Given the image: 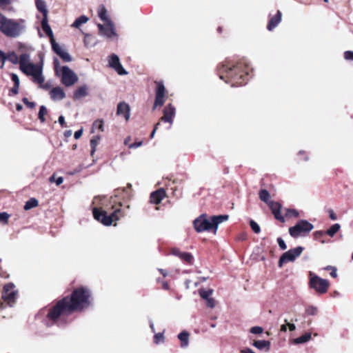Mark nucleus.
Instances as JSON below:
<instances>
[{
  "label": "nucleus",
  "instance_id": "nucleus-1",
  "mask_svg": "<svg viewBox=\"0 0 353 353\" xmlns=\"http://www.w3.org/2000/svg\"><path fill=\"white\" fill-rule=\"evenodd\" d=\"M91 293L86 287L76 288L70 297H64L57 304L50 308L45 320L47 326L57 324L63 326L67 323L66 316L74 311H81L88 307L91 304Z\"/></svg>",
  "mask_w": 353,
  "mask_h": 353
},
{
  "label": "nucleus",
  "instance_id": "nucleus-2",
  "mask_svg": "<svg viewBox=\"0 0 353 353\" xmlns=\"http://www.w3.org/2000/svg\"><path fill=\"white\" fill-rule=\"evenodd\" d=\"M25 30V20L9 19L4 15H0V32L7 37H19Z\"/></svg>",
  "mask_w": 353,
  "mask_h": 353
},
{
  "label": "nucleus",
  "instance_id": "nucleus-3",
  "mask_svg": "<svg viewBox=\"0 0 353 353\" xmlns=\"http://www.w3.org/2000/svg\"><path fill=\"white\" fill-rule=\"evenodd\" d=\"M19 64L20 70L26 75L31 76L34 83L41 85L44 82L42 65L32 63L28 54L23 53L20 55Z\"/></svg>",
  "mask_w": 353,
  "mask_h": 353
},
{
  "label": "nucleus",
  "instance_id": "nucleus-4",
  "mask_svg": "<svg viewBox=\"0 0 353 353\" xmlns=\"http://www.w3.org/2000/svg\"><path fill=\"white\" fill-rule=\"evenodd\" d=\"M93 216L96 220L100 221L104 225L108 226L112 225L114 221L119 220L121 217L124 216V214L119 208H116L110 214H108L105 210L94 208L93 209Z\"/></svg>",
  "mask_w": 353,
  "mask_h": 353
},
{
  "label": "nucleus",
  "instance_id": "nucleus-5",
  "mask_svg": "<svg viewBox=\"0 0 353 353\" xmlns=\"http://www.w3.org/2000/svg\"><path fill=\"white\" fill-rule=\"evenodd\" d=\"M193 225L197 232H211L214 234L213 222L206 214H201L194 219Z\"/></svg>",
  "mask_w": 353,
  "mask_h": 353
},
{
  "label": "nucleus",
  "instance_id": "nucleus-6",
  "mask_svg": "<svg viewBox=\"0 0 353 353\" xmlns=\"http://www.w3.org/2000/svg\"><path fill=\"white\" fill-rule=\"evenodd\" d=\"M313 225L307 221H300L294 226L290 228L289 232L292 236L298 237L305 236L312 229Z\"/></svg>",
  "mask_w": 353,
  "mask_h": 353
},
{
  "label": "nucleus",
  "instance_id": "nucleus-7",
  "mask_svg": "<svg viewBox=\"0 0 353 353\" xmlns=\"http://www.w3.org/2000/svg\"><path fill=\"white\" fill-rule=\"evenodd\" d=\"M310 286L314 288L317 292L324 294L327 291L329 287V281L323 279L314 274L312 272H310Z\"/></svg>",
  "mask_w": 353,
  "mask_h": 353
},
{
  "label": "nucleus",
  "instance_id": "nucleus-8",
  "mask_svg": "<svg viewBox=\"0 0 353 353\" xmlns=\"http://www.w3.org/2000/svg\"><path fill=\"white\" fill-rule=\"evenodd\" d=\"M303 250V247L298 246L284 252L279 259V266L282 267L284 263L294 261L295 259L301 254Z\"/></svg>",
  "mask_w": 353,
  "mask_h": 353
},
{
  "label": "nucleus",
  "instance_id": "nucleus-9",
  "mask_svg": "<svg viewBox=\"0 0 353 353\" xmlns=\"http://www.w3.org/2000/svg\"><path fill=\"white\" fill-rule=\"evenodd\" d=\"M61 83L67 86H71L78 81L77 75L68 66L61 68Z\"/></svg>",
  "mask_w": 353,
  "mask_h": 353
},
{
  "label": "nucleus",
  "instance_id": "nucleus-10",
  "mask_svg": "<svg viewBox=\"0 0 353 353\" xmlns=\"http://www.w3.org/2000/svg\"><path fill=\"white\" fill-rule=\"evenodd\" d=\"M17 290H15V286L12 283H8L4 285L3 291L2 292L3 299L8 302L10 306H12L13 303L17 298Z\"/></svg>",
  "mask_w": 353,
  "mask_h": 353
},
{
  "label": "nucleus",
  "instance_id": "nucleus-11",
  "mask_svg": "<svg viewBox=\"0 0 353 353\" xmlns=\"http://www.w3.org/2000/svg\"><path fill=\"white\" fill-rule=\"evenodd\" d=\"M97 27L99 28V34L102 37L110 39L117 36L112 21L104 23L103 24L97 23Z\"/></svg>",
  "mask_w": 353,
  "mask_h": 353
},
{
  "label": "nucleus",
  "instance_id": "nucleus-12",
  "mask_svg": "<svg viewBox=\"0 0 353 353\" xmlns=\"http://www.w3.org/2000/svg\"><path fill=\"white\" fill-rule=\"evenodd\" d=\"M108 65L110 68H113L119 75L127 74V71L123 68L120 63L119 57L112 54L108 57Z\"/></svg>",
  "mask_w": 353,
  "mask_h": 353
},
{
  "label": "nucleus",
  "instance_id": "nucleus-13",
  "mask_svg": "<svg viewBox=\"0 0 353 353\" xmlns=\"http://www.w3.org/2000/svg\"><path fill=\"white\" fill-rule=\"evenodd\" d=\"M157 88L156 90V97L154 101V108L157 106H161L164 103V97L165 92V88L163 82H158Z\"/></svg>",
  "mask_w": 353,
  "mask_h": 353
},
{
  "label": "nucleus",
  "instance_id": "nucleus-14",
  "mask_svg": "<svg viewBox=\"0 0 353 353\" xmlns=\"http://www.w3.org/2000/svg\"><path fill=\"white\" fill-rule=\"evenodd\" d=\"M53 51L57 54L64 61L70 62L72 61L71 56L63 49L58 43L54 41L51 42Z\"/></svg>",
  "mask_w": 353,
  "mask_h": 353
},
{
  "label": "nucleus",
  "instance_id": "nucleus-15",
  "mask_svg": "<svg viewBox=\"0 0 353 353\" xmlns=\"http://www.w3.org/2000/svg\"><path fill=\"white\" fill-rule=\"evenodd\" d=\"M175 115V108L169 104L163 110V116L161 118V120L164 122L172 123V119Z\"/></svg>",
  "mask_w": 353,
  "mask_h": 353
},
{
  "label": "nucleus",
  "instance_id": "nucleus-16",
  "mask_svg": "<svg viewBox=\"0 0 353 353\" xmlns=\"http://www.w3.org/2000/svg\"><path fill=\"white\" fill-rule=\"evenodd\" d=\"M268 206L270 207V210H272V212L274 215V217L276 219L284 222L285 219L283 216H281L280 211L281 209V205L276 201H272L270 203H269Z\"/></svg>",
  "mask_w": 353,
  "mask_h": 353
},
{
  "label": "nucleus",
  "instance_id": "nucleus-17",
  "mask_svg": "<svg viewBox=\"0 0 353 353\" xmlns=\"http://www.w3.org/2000/svg\"><path fill=\"white\" fill-rule=\"evenodd\" d=\"M130 107L125 102H121L117 105V114L123 116L126 121L130 119Z\"/></svg>",
  "mask_w": 353,
  "mask_h": 353
},
{
  "label": "nucleus",
  "instance_id": "nucleus-18",
  "mask_svg": "<svg viewBox=\"0 0 353 353\" xmlns=\"http://www.w3.org/2000/svg\"><path fill=\"white\" fill-rule=\"evenodd\" d=\"M172 254L173 255L179 256L183 261L187 262L189 264H192L193 262V256L191 254L188 252H182L176 248L172 250Z\"/></svg>",
  "mask_w": 353,
  "mask_h": 353
},
{
  "label": "nucleus",
  "instance_id": "nucleus-19",
  "mask_svg": "<svg viewBox=\"0 0 353 353\" xmlns=\"http://www.w3.org/2000/svg\"><path fill=\"white\" fill-rule=\"evenodd\" d=\"M50 97L54 101L62 100L65 98V94L60 87H55L50 92Z\"/></svg>",
  "mask_w": 353,
  "mask_h": 353
},
{
  "label": "nucleus",
  "instance_id": "nucleus-20",
  "mask_svg": "<svg viewBox=\"0 0 353 353\" xmlns=\"http://www.w3.org/2000/svg\"><path fill=\"white\" fill-rule=\"evenodd\" d=\"M281 17H282V14H281V11L278 10L276 12V15L272 17L270 19V21H269L268 26H267L268 30L271 31L274 28H275L279 25V23L281 22Z\"/></svg>",
  "mask_w": 353,
  "mask_h": 353
},
{
  "label": "nucleus",
  "instance_id": "nucleus-21",
  "mask_svg": "<svg viewBox=\"0 0 353 353\" xmlns=\"http://www.w3.org/2000/svg\"><path fill=\"white\" fill-rule=\"evenodd\" d=\"M165 196V192L163 189H159L150 195V201L154 204L159 203Z\"/></svg>",
  "mask_w": 353,
  "mask_h": 353
},
{
  "label": "nucleus",
  "instance_id": "nucleus-22",
  "mask_svg": "<svg viewBox=\"0 0 353 353\" xmlns=\"http://www.w3.org/2000/svg\"><path fill=\"white\" fill-rule=\"evenodd\" d=\"M41 27L43 30L46 32V34L50 38V43L52 41L54 42V35L52 30L48 24V16H45V17H43L41 20Z\"/></svg>",
  "mask_w": 353,
  "mask_h": 353
},
{
  "label": "nucleus",
  "instance_id": "nucleus-23",
  "mask_svg": "<svg viewBox=\"0 0 353 353\" xmlns=\"http://www.w3.org/2000/svg\"><path fill=\"white\" fill-rule=\"evenodd\" d=\"M252 345L259 350L269 352L270 349V342L266 340H258L254 341Z\"/></svg>",
  "mask_w": 353,
  "mask_h": 353
},
{
  "label": "nucleus",
  "instance_id": "nucleus-24",
  "mask_svg": "<svg viewBox=\"0 0 353 353\" xmlns=\"http://www.w3.org/2000/svg\"><path fill=\"white\" fill-rule=\"evenodd\" d=\"M212 221L213 222L214 227V234H216L219 225L223 221L228 220V215H219L210 216Z\"/></svg>",
  "mask_w": 353,
  "mask_h": 353
},
{
  "label": "nucleus",
  "instance_id": "nucleus-25",
  "mask_svg": "<svg viewBox=\"0 0 353 353\" xmlns=\"http://www.w3.org/2000/svg\"><path fill=\"white\" fill-rule=\"evenodd\" d=\"M98 17L104 23L112 21L108 14V10L103 5H101L97 10Z\"/></svg>",
  "mask_w": 353,
  "mask_h": 353
},
{
  "label": "nucleus",
  "instance_id": "nucleus-26",
  "mask_svg": "<svg viewBox=\"0 0 353 353\" xmlns=\"http://www.w3.org/2000/svg\"><path fill=\"white\" fill-rule=\"evenodd\" d=\"M88 95V87L86 85L80 86L74 94V99H79Z\"/></svg>",
  "mask_w": 353,
  "mask_h": 353
},
{
  "label": "nucleus",
  "instance_id": "nucleus-27",
  "mask_svg": "<svg viewBox=\"0 0 353 353\" xmlns=\"http://www.w3.org/2000/svg\"><path fill=\"white\" fill-rule=\"evenodd\" d=\"M179 339L181 341V347H187L189 343V334L186 331H183L178 335Z\"/></svg>",
  "mask_w": 353,
  "mask_h": 353
},
{
  "label": "nucleus",
  "instance_id": "nucleus-28",
  "mask_svg": "<svg viewBox=\"0 0 353 353\" xmlns=\"http://www.w3.org/2000/svg\"><path fill=\"white\" fill-rule=\"evenodd\" d=\"M88 20L89 18L88 17L82 15L78 17L71 25V26L79 29L81 25L86 23L88 21Z\"/></svg>",
  "mask_w": 353,
  "mask_h": 353
},
{
  "label": "nucleus",
  "instance_id": "nucleus-29",
  "mask_svg": "<svg viewBox=\"0 0 353 353\" xmlns=\"http://www.w3.org/2000/svg\"><path fill=\"white\" fill-rule=\"evenodd\" d=\"M311 336H311L310 333H308V332L305 333L302 336L294 339L293 341V343L294 344H301V343H306L311 339Z\"/></svg>",
  "mask_w": 353,
  "mask_h": 353
},
{
  "label": "nucleus",
  "instance_id": "nucleus-30",
  "mask_svg": "<svg viewBox=\"0 0 353 353\" xmlns=\"http://www.w3.org/2000/svg\"><path fill=\"white\" fill-rule=\"evenodd\" d=\"M36 5L37 9L43 13V17H45V16H48V10L44 1L37 0Z\"/></svg>",
  "mask_w": 353,
  "mask_h": 353
},
{
  "label": "nucleus",
  "instance_id": "nucleus-31",
  "mask_svg": "<svg viewBox=\"0 0 353 353\" xmlns=\"http://www.w3.org/2000/svg\"><path fill=\"white\" fill-rule=\"evenodd\" d=\"M259 198L261 201L266 203L268 205L272 201L270 200V194L266 190H261L259 192Z\"/></svg>",
  "mask_w": 353,
  "mask_h": 353
},
{
  "label": "nucleus",
  "instance_id": "nucleus-32",
  "mask_svg": "<svg viewBox=\"0 0 353 353\" xmlns=\"http://www.w3.org/2000/svg\"><path fill=\"white\" fill-rule=\"evenodd\" d=\"M242 64L243 63L240 62V63H238L236 65H223V70L224 72H231L232 70H242Z\"/></svg>",
  "mask_w": 353,
  "mask_h": 353
},
{
  "label": "nucleus",
  "instance_id": "nucleus-33",
  "mask_svg": "<svg viewBox=\"0 0 353 353\" xmlns=\"http://www.w3.org/2000/svg\"><path fill=\"white\" fill-rule=\"evenodd\" d=\"M38 204H39L38 201L34 198H32V199H29L26 203V204L24 205V209L26 210H30L34 207H37L38 205Z\"/></svg>",
  "mask_w": 353,
  "mask_h": 353
},
{
  "label": "nucleus",
  "instance_id": "nucleus-34",
  "mask_svg": "<svg viewBox=\"0 0 353 353\" xmlns=\"http://www.w3.org/2000/svg\"><path fill=\"white\" fill-rule=\"evenodd\" d=\"M341 226L339 223H335L332 225L330 229H328L326 232H324L325 234H327L330 236H333L340 229Z\"/></svg>",
  "mask_w": 353,
  "mask_h": 353
},
{
  "label": "nucleus",
  "instance_id": "nucleus-35",
  "mask_svg": "<svg viewBox=\"0 0 353 353\" xmlns=\"http://www.w3.org/2000/svg\"><path fill=\"white\" fill-rule=\"evenodd\" d=\"M6 58H7L8 61H9L10 62H11L13 64L19 63V57L17 56V54L14 52H8Z\"/></svg>",
  "mask_w": 353,
  "mask_h": 353
},
{
  "label": "nucleus",
  "instance_id": "nucleus-36",
  "mask_svg": "<svg viewBox=\"0 0 353 353\" xmlns=\"http://www.w3.org/2000/svg\"><path fill=\"white\" fill-rule=\"evenodd\" d=\"M99 139H100V137L99 136H94L90 140V145H91V148H92L90 153H91L92 156H93V154H94V152L96 151V148H97V146L98 145Z\"/></svg>",
  "mask_w": 353,
  "mask_h": 353
},
{
  "label": "nucleus",
  "instance_id": "nucleus-37",
  "mask_svg": "<svg viewBox=\"0 0 353 353\" xmlns=\"http://www.w3.org/2000/svg\"><path fill=\"white\" fill-rule=\"evenodd\" d=\"M213 290H204V289H200L199 290V294L201 296V297L205 300L209 299L210 296L212 294Z\"/></svg>",
  "mask_w": 353,
  "mask_h": 353
},
{
  "label": "nucleus",
  "instance_id": "nucleus-38",
  "mask_svg": "<svg viewBox=\"0 0 353 353\" xmlns=\"http://www.w3.org/2000/svg\"><path fill=\"white\" fill-rule=\"evenodd\" d=\"M47 108L44 105H41L39 111V119L41 123H43L45 121L46 119L44 117L46 114H47Z\"/></svg>",
  "mask_w": 353,
  "mask_h": 353
},
{
  "label": "nucleus",
  "instance_id": "nucleus-39",
  "mask_svg": "<svg viewBox=\"0 0 353 353\" xmlns=\"http://www.w3.org/2000/svg\"><path fill=\"white\" fill-rule=\"evenodd\" d=\"M93 129H99L100 131H103V121L101 119L96 120L92 125Z\"/></svg>",
  "mask_w": 353,
  "mask_h": 353
},
{
  "label": "nucleus",
  "instance_id": "nucleus-40",
  "mask_svg": "<svg viewBox=\"0 0 353 353\" xmlns=\"http://www.w3.org/2000/svg\"><path fill=\"white\" fill-rule=\"evenodd\" d=\"M299 216V212L294 209H285V216L287 217H292L294 216L296 217Z\"/></svg>",
  "mask_w": 353,
  "mask_h": 353
},
{
  "label": "nucleus",
  "instance_id": "nucleus-41",
  "mask_svg": "<svg viewBox=\"0 0 353 353\" xmlns=\"http://www.w3.org/2000/svg\"><path fill=\"white\" fill-rule=\"evenodd\" d=\"M10 215L6 212H0V223H6Z\"/></svg>",
  "mask_w": 353,
  "mask_h": 353
},
{
  "label": "nucleus",
  "instance_id": "nucleus-42",
  "mask_svg": "<svg viewBox=\"0 0 353 353\" xmlns=\"http://www.w3.org/2000/svg\"><path fill=\"white\" fill-rule=\"evenodd\" d=\"M250 332L252 334H259L263 332V328L260 326H254V327H251Z\"/></svg>",
  "mask_w": 353,
  "mask_h": 353
},
{
  "label": "nucleus",
  "instance_id": "nucleus-43",
  "mask_svg": "<svg viewBox=\"0 0 353 353\" xmlns=\"http://www.w3.org/2000/svg\"><path fill=\"white\" fill-rule=\"evenodd\" d=\"M7 54H6L2 50H0V62L1 63L0 68L2 69L4 67L5 62L7 61Z\"/></svg>",
  "mask_w": 353,
  "mask_h": 353
},
{
  "label": "nucleus",
  "instance_id": "nucleus-44",
  "mask_svg": "<svg viewBox=\"0 0 353 353\" xmlns=\"http://www.w3.org/2000/svg\"><path fill=\"white\" fill-rule=\"evenodd\" d=\"M250 227L255 233H259L260 232L259 225L254 221H250Z\"/></svg>",
  "mask_w": 353,
  "mask_h": 353
},
{
  "label": "nucleus",
  "instance_id": "nucleus-45",
  "mask_svg": "<svg viewBox=\"0 0 353 353\" xmlns=\"http://www.w3.org/2000/svg\"><path fill=\"white\" fill-rule=\"evenodd\" d=\"M163 333H157L154 335V341L155 343L158 344L161 341H163Z\"/></svg>",
  "mask_w": 353,
  "mask_h": 353
},
{
  "label": "nucleus",
  "instance_id": "nucleus-46",
  "mask_svg": "<svg viewBox=\"0 0 353 353\" xmlns=\"http://www.w3.org/2000/svg\"><path fill=\"white\" fill-rule=\"evenodd\" d=\"M54 65L55 72H56L57 74H58L59 72H61L62 67L60 66L59 61L57 59H54Z\"/></svg>",
  "mask_w": 353,
  "mask_h": 353
},
{
  "label": "nucleus",
  "instance_id": "nucleus-47",
  "mask_svg": "<svg viewBox=\"0 0 353 353\" xmlns=\"http://www.w3.org/2000/svg\"><path fill=\"white\" fill-rule=\"evenodd\" d=\"M325 270H332L330 272V276H332L333 278H336L337 276V270L336 268L328 265L325 268Z\"/></svg>",
  "mask_w": 353,
  "mask_h": 353
},
{
  "label": "nucleus",
  "instance_id": "nucleus-48",
  "mask_svg": "<svg viewBox=\"0 0 353 353\" xmlns=\"http://www.w3.org/2000/svg\"><path fill=\"white\" fill-rule=\"evenodd\" d=\"M206 305L208 307L210 308H213L215 306V301L213 298L210 297L209 299H206Z\"/></svg>",
  "mask_w": 353,
  "mask_h": 353
},
{
  "label": "nucleus",
  "instance_id": "nucleus-49",
  "mask_svg": "<svg viewBox=\"0 0 353 353\" xmlns=\"http://www.w3.org/2000/svg\"><path fill=\"white\" fill-rule=\"evenodd\" d=\"M11 78L12 81L14 82V85H19L20 81L19 77L16 74H11Z\"/></svg>",
  "mask_w": 353,
  "mask_h": 353
},
{
  "label": "nucleus",
  "instance_id": "nucleus-50",
  "mask_svg": "<svg viewBox=\"0 0 353 353\" xmlns=\"http://www.w3.org/2000/svg\"><path fill=\"white\" fill-rule=\"evenodd\" d=\"M344 57L347 60L353 61V51H346L344 53Z\"/></svg>",
  "mask_w": 353,
  "mask_h": 353
},
{
  "label": "nucleus",
  "instance_id": "nucleus-51",
  "mask_svg": "<svg viewBox=\"0 0 353 353\" xmlns=\"http://www.w3.org/2000/svg\"><path fill=\"white\" fill-rule=\"evenodd\" d=\"M325 233L323 231H316L314 233V238H315V240L316 241H319L320 240V238L321 236H323V235H325Z\"/></svg>",
  "mask_w": 353,
  "mask_h": 353
},
{
  "label": "nucleus",
  "instance_id": "nucleus-52",
  "mask_svg": "<svg viewBox=\"0 0 353 353\" xmlns=\"http://www.w3.org/2000/svg\"><path fill=\"white\" fill-rule=\"evenodd\" d=\"M316 308L313 307V306H310L309 307L307 310H306V312L310 314V315H314L316 314Z\"/></svg>",
  "mask_w": 353,
  "mask_h": 353
},
{
  "label": "nucleus",
  "instance_id": "nucleus-53",
  "mask_svg": "<svg viewBox=\"0 0 353 353\" xmlns=\"http://www.w3.org/2000/svg\"><path fill=\"white\" fill-rule=\"evenodd\" d=\"M23 102L30 108H33L35 106L34 103L30 102L27 98H23Z\"/></svg>",
  "mask_w": 353,
  "mask_h": 353
},
{
  "label": "nucleus",
  "instance_id": "nucleus-54",
  "mask_svg": "<svg viewBox=\"0 0 353 353\" xmlns=\"http://www.w3.org/2000/svg\"><path fill=\"white\" fill-rule=\"evenodd\" d=\"M83 134V129H80L74 132V137L75 139H79Z\"/></svg>",
  "mask_w": 353,
  "mask_h": 353
},
{
  "label": "nucleus",
  "instance_id": "nucleus-55",
  "mask_svg": "<svg viewBox=\"0 0 353 353\" xmlns=\"http://www.w3.org/2000/svg\"><path fill=\"white\" fill-rule=\"evenodd\" d=\"M141 145H142V141L135 142L134 143L130 144L129 145V148H137L140 147Z\"/></svg>",
  "mask_w": 353,
  "mask_h": 353
},
{
  "label": "nucleus",
  "instance_id": "nucleus-56",
  "mask_svg": "<svg viewBox=\"0 0 353 353\" xmlns=\"http://www.w3.org/2000/svg\"><path fill=\"white\" fill-rule=\"evenodd\" d=\"M285 323H286L288 324V327H289V330H290V331H294V330H295V329H296V326H295V325H294V324H293V323H289L288 322V320H287V319H285Z\"/></svg>",
  "mask_w": 353,
  "mask_h": 353
},
{
  "label": "nucleus",
  "instance_id": "nucleus-57",
  "mask_svg": "<svg viewBox=\"0 0 353 353\" xmlns=\"http://www.w3.org/2000/svg\"><path fill=\"white\" fill-rule=\"evenodd\" d=\"M329 214H330V218L332 220H336L337 219L336 215L334 214V212L332 210H329Z\"/></svg>",
  "mask_w": 353,
  "mask_h": 353
},
{
  "label": "nucleus",
  "instance_id": "nucleus-58",
  "mask_svg": "<svg viewBox=\"0 0 353 353\" xmlns=\"http://www.w3.org/2000/svg\"><path fill=\"white\" fill-rule=\"evenodd\" d=\"M19 85H14L13 88L11 90V92L14 94H17L19 92Z\"/></svg>",
  "mask_w": 353,
  "mask_h": 353
},
{
  "label": "nucleus",
  "instance_id": "nucleus-59",
  "mask_svg": "<svg viewBox=\"0 0 353 353\" xmlns=\"http://www.w3.org/2000/svg\"><path fill=\"white\" fill-rule=\"evenodd\" d=\"M59 123H60V125L62 127L65 126V119H64L63 116H60L59 117Z\"/></svg>",
  "mask_w": 353,
  "mask_h": 353
},
{
  "label": "nucleus",
  "instance_id": "nucleus-60",
  "mask_svg": "<svg viewBox=\"0 0 353 353\" xmlns=\"http://www.w3.org/2000/svg\"><path fill=\"white\" fill-rule=\"evenodd\" d=\"M63 181V177L60 176V177H58L56 180H55V183L57 185H61Z\"/></svg>",
  "mask_w": 353,
  "mask_h": 353
},
{
  "label": "nucleus",
  "instance_id": "nucleus-61",
  "mask_svg": "<svg viewBox=\"0 0 353 353\" xmlns=\"http://www.w3.org/2000/svg\"><path fill=\"white\" fill-rule=\"evenodd\" d=\"M241 353H255V352L250 348H246L245 350H241Z\"/></svg>",
  "mask_w": 353,
  "mask_h": 353
},
{
  "label": "nucleus",
  "instance_id": "nucleus-62",
  "mask_svg": "<svg viewBox=\"0 0 353 353\" xmlns=\"http://www.w3.org/2000/svg\"><path fill=\"white\" fill-rule=\"evenodd\" d=\"M158 270L160 272V273L165 277L168 275V272L165 270L163 269H158Z\"/></svg>",
  "mask_w": 353,
  "mask_h": 353
},
{
  "label": "nucleus",
  "instance_id": "nucleus-63",
  "mask_svg": "<svg viewBox=\"0 0 353 353\" xmlns=\"http://www.w3.org/2000/svg\"><path fill=\"white\" fill-rule=\"evenodd\" d=\"M288 324L285 323V324H283L281 326V331L285 332L287 331Z\"/></svg>",
  "mask_w": 353,
  "mask_h": 353
},
{
  "label": "nucleus",
  "instance_id": "nucleus-64",
  "mask_svg": "<svg viewBox=\"0 0 353 353\" xmlns=\"http://www.w3.org/2000/svg\"><path fill=\"white\" fill-rule=\"evenodd\" d=\"M159 124H160V123H158L156 125V126L154 127V129L153 130V131L152 132V133H151V134H150V137H151L152 139L154 137V134H155V132H156V130H157V126H158Z\"/></svg>",
  "mask_w": 353,
  "mask_h": 353
}]
</instances>
